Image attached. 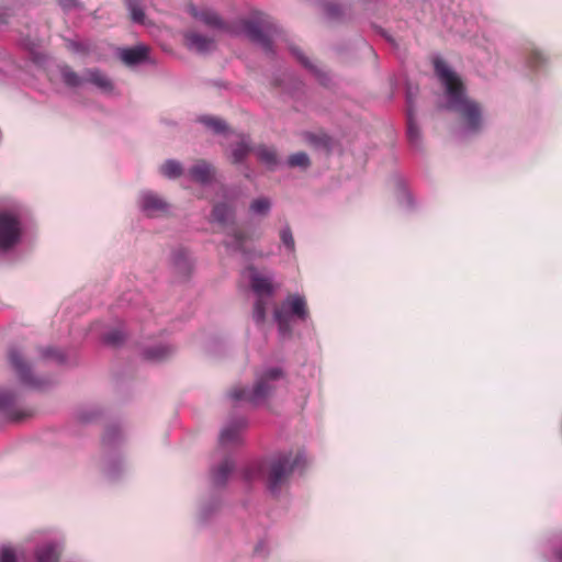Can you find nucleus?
Wrapping results in <instances>:
<instances>
[{"label": "nucleus", "instance_id": "nucleus-2", "mask_svg": "<svg viewBox=\"0 0 562 562\" xmlns=\"http://www.w3.org/2000/svg\"><path fill=\"white\" fill-rule=\"evenodd\" d=\"M284 378V371L280 367H267L255 375V384L249 387H235L227 393V396L235 401H246L252 406H260L266 403L276 391V382Z\"/></svg>", "mask_w": 562, "mask_h": 562}, {"label": "nucleus", "instance_id": "nucleus-4", "mask_svg": "<svg viewBox=\"0 0 562 562\" xmlns=\"http://www.w3.org/2000/svg\"><path fill=\"white\" fill-rule=\"evenodd\" d=\"M273 322L277 325L280 339H291L293 336V323L307 322L310 312L306 299L301 294H289L273 311Z\"/></svg>", "mask_w": 562, "mask_h": 562}, {"label": "nucleus", "instance_id": "nucleus-34", "mask_svg": "<svg viewBox=\"0 0 562 562\" xmlns=\"http://www.w3.org/2000/svg\"><path fill=\"white\" fill-rule=\"evenodd\" d=\"M322 8L328 21L342 22L346 18L345 8L340 3L324 1Z\"/></svg>", "mask_w": 562, "mask_h": 562}, {"label": "nucleus", "instance_id": "nucleus-51", "mask_svg": "<svg viewBox=\"0 0 562 562\" xmlns=\"http://www.w3.org/2000/svg\"><path fill=\"white\" fill-rule=\"evenodd\" d=\"M373 27L376 31V33L380 34L381 36H383L387 42H390V43L394 42L393 37L383 27L378 26V25H374Z\"/></svg>", "mask_w": 562, "mask_h": 562}, {"label": "nucleus", "instance_id": "nucleus-7", "mask_svg": "<svg viewBox=\"0 0 562 562\" xmlns=\"http://www.w3.org/2000/svg\"><path fill=\"white\" fill-rule=\"evenodd\" d=\"M123 441V435L117 424H111L105 428L101 443L104 451L103 474L110 481H116L124 472L123 458L117 451Z\"/></svg>", "mask_w": 562, "mask_h": 562}, {"label": "nucleus", "instance_id": "nucleus-47", "mask_svg": "<svg viewBox=\"0 0 562 562\" xmlns=\"http://www.w3.org/2000/svg\"><path fill=\"white\" fill-rule=\"evenodd\" d=\"M58 5L64 12H70L74 9H83L80 0H57Z\"/></svg>", "mask_w": 562, "mask_h": 562}, {"label": "nucleus", "instance_id": "nucleus-38", "mask_svg": "<svg viewBox=\"0 0 562 562\" xmlns=\"http://www.w3.org/2000/svg\"><path fill=\"white\" fill-rule=\"evenodd\" d=\"M286 166L290 168H300L302 170H307L312 161L310 159V156L304 151H297L294 154H291L286 159Z\"/></svg>", "mask_w": 562, "mask_h": 562}, {"label": "nucleus", "instance_id": "nucleus-29", "mask_svg": "<svg viewBox=\"0 0 562 562\" xmlns=\"http://www.w3.org/2000/svg\"><path fill=\"white\" fill-rule=\"evenodd\" d=\"M250 285L257 297L269 299L274 293V288L271 281L256 272L250 277Z\"/></svg>", "mask_w": 562, "mask_h": 562}, {"label": "nucleus", "instance_id": "nucleus-21", "mask_svg": "<svg viewBox=\"0 0 562 562\" xmlns=\"http://www.w3.org/2000/svg\"><path fill=\"white\" fill-rule=\"evenodd\" d=\"M176 352V348L169 344H156L144 347L140 351L143 360L151 363H160L171 358Z\"/></svg>", "mask_w": 562, "mask_h": 562}, {"label": "nucleus", "instance_id": "nucleus-23", "mask_svg": "<svg viewBox=\"0 0 562 562\" xmlns=\"http://www.w3.org/2000/svg\"><path fill=\"white\" fill-rule=\"evenodd\" d=\"M0 416L10 422H20L25 417V414L16 409L12 391H0Z\"/></svg>", "mask_w": 562, "mask_h": 562}, {"label": "nucleus", "instance_id": "nucleus-41", "mask_svg": "<svg viewBox=\"0 0 562 562\" xmlns=\"http://www.w3.org/2000/svg\"><path fill=\"white\" fill-rule=\"evenodd\" d=\"M272 207L271 200L266 196H261L251 201L249 211L259 216H267Z\"/></svg>", "mask_w": 562, "mask_h": 562}, {"label": "nucleus", "instance_id": "nucleus-6", "mask_svg": "<svg viewBox=\"0 0 562 562\" xmlns=\"http://www.w3.org/2000/svg\"><path fill=\"white\" fill-rule=\"evenodd\" d=\"M304 462L305 456L303 452H297L294 457L291 451L276 456L270 463L267 476L268 493L273 498H279L284 481Z\"/></svg>", "mask_w": 562, "mask_h": 562}, {"label": "nucleus", "instance_id": "nucleus-25", "mask_svg": "<svg viewBox=\"0 0 562 562\" xmlns=\"http://www.w3.org/2000/svg\"><path fill=\"white\" fill-rule=\"evenodd\" d=\"M188 11L192 18L201 21L207 26L217 30H225L226 27L224 20L213 10H200L194 4H191Z\"/></svg>", "mask_w": 562, "mask_h": 562}, {"label": "nucleus", "instance_id": "nucleus-24", "mask_svg": "<svg viewBox=\"0 0 562 562\" xmlns=\"http://www.w3.org/2000/svg\"><path fill=\"white\" fill-rule=\"evenodd\" d=\"M195 122L203 125L213 135L225 136L231 132L228 123L220 116L201 114L196 116Z\"/></svg>", "mask_w": 562, "mask_h": 562}, {"label": "nucleus", "instance_id": "nucleus-54", "mask_svg": "<svg viewBox=\"0 0 562 562\" xmlns=\"http://www.w3.org/2000/svg\"><path fill=\"white\" fill-rule=\"evenodd\" d=\"M5 22V18L2 13H0V24Z\"/></svg>", "mask_w": 562, "mask_h": 562}, {"label": "nucleus", "instance_id": "nucleus-13", "mask_svg": "<svg viewBox=\"0 0 562 562\" xmlns=\"http://www.w3.org/2000/svg\"><path fill=\"white\" fill-rule=\"evenodd\" d=\"M236 468L235 460L231 456H226L220 464L212 465L210 468V481L212 488L222 490L224 488L231 475Z\"/></svg>", "mask_w": 562, "mask_h": 562}, {"label": "nucleus", "instance_id": "nucleus-5", "mask_svg": "<svg viewBox=\"0 0 562 562\" xmlns=\"http://www.w3.org/2000/svg\"><path fill=\"white\" fill-rule=\"evenodd\" d=\"M57 69L63 83L69 89H77L85 83H90L104 94H112L114 92V82L100 68H86L82 76L65 63L58 64Z\"/></svg>", "mask_w": 562, "mask_h": 562}, {"label": "nucleus", "instance_id": "nucleus-1", "mask_svg": "<svg viewBox=\"0 0 562 562\" xmlns=\"http://www.w3.org/2000/svg\"><path fill=\"white\" fill-rule=\"evenodd\" d=\"M434 70L445 91V103L440 109L459 114L463 121V127L457 137L463 139L477 135L483 130L482 110L477 102L468 98L467 87L460 76L439 56L432 60Z\"/></svg>", "mask_w": 562, "mask_h": 562}, {"label": "nucleus", "instance_id": "nucleus-50", "mask_svg": "<svg viewBox=\"0 0 562 562\" xmlns=\"http://www.w3.org/2000/svg\"><path fill=\"white\" fill-rule=\"evenodd\" d=\"M373 27L376 31V33L380 34L381 36H383L387 42H390V43L394 42L393 37L383 27L378 26V25H374Z\"/></svg>", "mask_w": 562, "mask_h": 562}, {"label": "nucleus", "instance_id": "nucleus-15", "mask_svg": "<svg viewBox=\"0 0 562 562\" xmlns=\"http://www.w3.org/2000/svg\"><path fill=\"white\" fill-rule=\"evenodd\" d=\"M247 425L248 422L243 416L231 417L220 432V445L227 446L231 443H237L240 439L241 431L247 427Z\"/></svg>", "mask_w": 562, "mask_h": 562}, {"label": "nucleus", "instance_id": "nucleus-40", "mask_svg": "<svg viewBox=\"0 0 562 562\" xmlns=\"http://www.w3.org/2000/svg\"><path fill=\"white\" fill-rule=\"evenodd\" d=\"M102 415V411L98 407L81 408L76 413L78 423L87 425L97 422Z\"/></svg>", "mask_w": 562, "mask_h": 562}, {"label": "nucleus", "instance_id": "nucleus-28", "mask_svg": "<svg viewBox=\"0 0 562 562\" xmlns=\"http://www.w3.org/2000/svg\"><path fill=\"white\" fill-rule=\"evenodd\" d=\"M254 153L269 171H276L281 165V160L273 148H269L266 145H258L255 147Z\"/></svg>", "mask_w": 562, "mask_h": 562}, {"label": "nucleus", "instance_id": "nucleus-16", "mask_svg": "<svg viewBox=\"0 0 562 562\" xmlns=\"http://www.w3.org/2000/svg\"><path fill=\"white\" fill-rule=\"evenodd\" d=\"M223 506V497L218 492H212L207 499L203 501L199 508L198 521L201 526H207L217 516Z\"/></svg>", "mask_w": 562, "mask_h": 562}, {"label": "nucleus", "instance_id": "nucleus-10", "mask_svg": "<svg viewBox=\"0 0 562 562\" xmlns=\"http://www.w3.org/2000/svg\"><path fill=\"white\" fill-rule=\"evenodd\" d=\"M9 363L15 371L19 381L33 390L43 389L48 381L42 378H37L33 374L32 367L26 362L16 347H11L8 351Z\"/></svg>", "mask_w": 562, "mask_h": 562}, {"label": "nucleus", "instance_id": "nucleus-53", "mask_svg": "<svg viewBox=\"0 0 562 562\" xmlns=\"http://www.w3.org/2000/svg\"><path fill=\"white\" fill-rule=\"evenodd\" d=\"M273 85L276 87H280L281 86V82H280L279 78H273Z\"/></svg>", "mask_w": 562, "mask_h": 562}, {"label": "nucleus", "instance_id": "nucleus-30", "mask_svg": "<svg viewBox=\"0 0 562 562\" xmlns=\"http://www.w3.org/2000/svg\"><path fill=\"white\" fill-rule=\"evenodd\" d=\"M407 131L406 136L411 146L416 150L423 149V135L417 124L415 113L406 114Z\"/></svg>", "mask_w": 562, "mask_h": 562}, {"label": "nucleus", "instance_id": "nucleus-17", "mask_svg": "<svg viewBox=\"0 0 562 562\" xmlns=\"http://www.w3.org/2000/svg\"><path fill=\"white\" fill-rule=\"evenodd\" d=\"M183 37L187 48L198 55H209L216 48L214 38L200 33L187 32Z\"/></svg>", "mask_w": 562, "mask_h": 562}, {"label": "nucleus", "instance_id": "nucleus-27", "mask_svg": "<svg viewBox=\"0 0 562 562\" xmlns=\"http://www.w3.org/2000/svg\"><path fill=\"white\" fill-rule=\"evenodd\" d=\"M393 180L396 189L395 195L397 203L407 210H413L415 207V200L407 189L405 180L400 175H394Z\"/></svg>", "mask_w": 562, "mask_h": 562}, {"label": "nucleus", "instance_id": "nucleus-36", "mask_svg": "<svg viewBox=\"0 0 562 562\" xmlns=\"http://www.w3.org/2000/svg\"><path fill=\"white\" fill-rule=\"evenodd\" d=\"M419 93V87L413 85L409 80L405 81V101H406V114L416 113V99Z\"/></svg>", "mask_w": 562, "mask_h": 562}, {"label": "nucleus", "instance_id": "nucleus-33", "mask_svg": "<svg viewBox=\"0 0 562 562\" xmlns=\"http://www.w3.org/2000/svg\"><path fill=\"white\" fill-rule=\"evenodd\" d=\"M66 47L77 55L89 56L94 52L95 45L91 41H78L64 37Z\"/></svg>", "mask_w": 562, "mask_h": 562}, {"label": "nucleus", "instance_id": "nucleus-46", "mask_svg": "<svg viewBox=\"0 0 562 562\" xmlns=\"http://www.w3.org/2000/svg\"><path fill=\"white\" fill-rule=\"evenodd\" d=\"M528 66L532 69L539 68L546 63V57L539 50H532L527 59Z\"/></svg>", "mask_w": 562, "mask_h": 562}, {"label": "nucleus", "instance_id": "nucleus-42", "mask_svg": "<svg viewBox=\"0 0 562 562\" xmlns=\"http://www.w3.org/2000/svg\"><path fill=\"white\" fill-rule=\"evenodd\" d=\"M126 340V334L119 328L106 331L102 335V342L111 347H120Z\"/></svg>", "mask_w": 562, "mask_h": 562}, {"label": "nucleus", "instance_id": "nucleus-44", "mask_svg": "<svg viewBox=\"0 0 562 562\" xmlns=\"http://www.w3.org/2000/svg\"><path fill=\"white\" fill-rule=\"evenodd\" d=\"M280 239L288 251L293 252L295 249V241L292 229L289 224H285L280 231Z\"/></svg>", "mask_w": 562, "mask_h": 562}, {"label": "nucleus", "instance_id": "nucleus-3", "mask_svg": "<svg viewBox=\"0 0 562 562\" xmlns=\"http://www.w3.org/2000/svg\"><path fill=\"white\" fill-rule=\"evenodd\" d=\"M240 26L251 43L260 46L267 56L276 57L277 52L272 36L280 32V27L270 15L261 11H254L249 19L240 21Z\"/></svg>", "mask_w": 562, "mask_h": 562}, {"label": "nucleus", "instance_id": "nucleus-18", "mask_svg": "<svg viewBox=\"0 0 562 562\" xmlns=\"http://www.w3.org/2000/svg\"><path fill=\"white\" fill-rule=\"evenodd\" d=\"M120 59L127 66H139L149 61V48L139 44L133 47H124L119 50Z\"/></svg>", "mask_w": 562, "mask_h": 562}, {"label": "nucleus", "instance_id": "nucleus-22", "mask_svg": "<svg viewBox=\"0 0 562 562\" xmlns=\"http://www.w3.org/2000/svg\"><path fill=\"white\" fill-rule=\"evenodd\" d=\"M239 140L231 146L229 159L233 165H243L248 155L255 151V147L251 145V138L249 134L240 133L238 135Z\"/></svg>", "mask_w": 562, "mask_h": 562}, {"label": "nucleus", "instance_id": "nucleus-26", "mask_svg": "<svg viewBox=\"0 0 562 562\" xmlns=\"http://www.w3.org/2000/svg\"><path fill=\"white\" fill-rule=\"evenodd\" d=\"M304 139L316 150H322L326 155H330L333 153L335 140L333 136L327 133L305 132Z\"/></svg>", "mask_w": 562, "mask_h": 562}, {"label": "nucleus", "instance_id": "nucleus-43", "mask_svg": "<svg viewBox=\"0 0 562 562\" xmlns=\"http://www.w3.org/2000/svg\"><path fill=\"white\" fill-rule=\"evenodd\" d=\"M268 299L256 297L254 303L252 319L257 325L263 324L267 318Z\"/></svg>", "mask_w": 562, "mask_h": 562}, {"label": "nucleus", "instance_id": "nucleus-19", "mask_svg": "<svg viewBox=\"0 0 562 562\" xmlns=\"http://www.w3.org/2000/svg\"><path fill=\"white\" fill-rule=\"evenodd\" d=\"M189 177L202 187H210L215 181V168L206 160H199L189 168Z\"/></svg>", "mask_w": 562, "mask_h": 562}, {"label": "nucleus", "instance_id": "nucleus-20", "mask_svg": "<svg viewBox=\"0 0 562 562\" xmlns=\"http://www.w3.org/2000/svg\"><path fill=\"white\" fill-rule=\"evenodd\" d=\"M236 218V207L233 203L221 201L216 202L211 210L210 222L226 226L234 224Z\"/></svg>", "mask_w": 562, "mask_h": 562}, {"label": "nucleus", "instance_id": "nucleus-11", "mask_svg": "<svg viewBox=\"0 0 562 562\" xmlns=\"http://www.w3.org/2000/svg\"><path fill=\"white\" fill-rule=\"evenodd\" d=\"M138 209L147 217H156L169 212L170 205L151 190H144L138 196Z\"/></svg>", "mask_w": 562, "mask_h": 562}, {"label": "nucleus", "instance_id": "nucleus-35", "mask_svg": "<svg viewBox=\"0 0 562 562\" xmlns=\"http://www.w3.org/2000/svg\"><path fill=\"white\" fill-rule=\"evenodd\" d=\"M159 172L162 177L175 180L183 175V167L179 160L170 158L159 167Z\"/></svg>", "mask_w": 562, "mask_h": 562}, {"label": "nucleus", "instance_id": "nucleus-14", "mask_svg": "<svg viewBox=\"0 0 562 562\" xmlns=\"http://www.w3.org/2000/svg\"><path fill=\"white\" fill-rule=\"evenodd\" d=\"M170 262L173 273L182 280H188L193 271V260L187 248L179 247L171 251Z\"/></svg>", "mask_w": 562, "mask_h": 562}, {"label": "nucleus", "instance_id": "nucleus-49", "mask_svg": "<svg viewBox=\"0 0 562 562\" xmlns=\"http://www.w3.org/2000/svg\"><path fill=\"white\" fill-rule=\"evenodd\" d=\"M552 553L559 562H562V542L560 544H552Z\"/></svg>", "mask_w": 562, "mask_h": 562}, {"label": "nucleus", "instance_id": "nucleus-9", "mask_svg": "<svg viewBox=\"0 0 562 562\" xmlns=\"http://www.w3.org/2000/svg\"><path fill=\"white\" fill-rule=\"evenodd\" d=\"M226 238L222 240L223 247L228 254L240 255L246 261H252L263 256L262 251L254 246H248V233L239 228H232L225 233Z\"/></svg>", "mask_w": 562, "mask_h": 562}, {"label": "nucleus", "instance_id": "nucleus-48", "mask_svg": "<svg viewBox=\"0 0 562 562\" xmlns=\"http://www.w3.org/2000/svg\"><path fill=\"white\" fill-rule=\"evenodd\" d=\"M204 86L212 87L217 90H228L231 88V83L223 79H205Z\"/></svg>", "mask_w": 562, "mask_h": 562}, {"label": "nucleus", "instance_id": "nucleus-39", "mask_svg": "<svg viewBox=\"0 0 562 562\" xmlns=\"http://www.w3.org/2000/svg\"><path fill=\"white\" fill-rule=\"evenodd\" d=\"M38 352L44 360H54L58 364H65L67 362L66 353L56 347H42L38 349Z\"/></svg>", "mask_w": 562, "mask_h": 562}, {"label": "nucleus", "instance_id": "nucleus-31", "mask_svg": "<svg viewBox=\"0 0 562 562\" xmlns=\"http://www.w3.org/2000/svg\"><path fill=\"white\" fill-rule=\"evenodd\" d=\"M36 562H58L57 546L55 542H46L34 551Z\"/></svg>", "mask_w": 562, "mask_h": 562}, {"label": "nucleus", "instance_id": "nucleus-8", "mask_svg": "<svg viewBox=\"0 0 562 562\" xmlns=\"http://www.w3.org/2000/svg\"><path fill=\"white\" fill-rule=\"evenodd\" d=\"M23 224L19 210H0V254L13 250L22 240Z\"/></svg>", "mask_w": 562, "mask_h": 562}, {"label": "nucleus", "instance_id": "nucleus-12", "mask_svg": "<svg viewBox=\"0 0 562 562\" xmlns=\"http://www.w3.org/2000/svg\"><path fill=\"white\" fill-rule=\"evenodd\" d=\"M288 49L291 53V55L297 60V63H300V65L303 68H305L315 77V79L318 81L321 86L325 88H328L330 86L331 78L329 74L314 65L299 46H296L293 43H290L288 45Z\"/></svg>", "mask_w": 562, "mask_h": 562}, {"label": "nucleus", "instance_id": "nucleus-37", "mask_svg": "<svg viewBox=\"0 0 562 562\" xmlns=\"http://www.w3.org/2000/svg\"><path fill=\"white\" fill-rule=\"evenodd\" d=\"M139 1L140 0H124V3L130 12L131 20L136 24L143 25L145 23L146 15Z\"/></svg>", "mask_w": 562, "mask_h": 562}, {"label": "nucleus", "instance_id": "nucleus-45", "mask_svg": "<svg viewBox=\"0 0 562 562\" xmlns=\"http://www.w3.org/2000/svg\"><path fill=\"white\" fill-rule=\"evenodd\" d=\"M0 562H18L15 550L10 546H0Z\"/></svg>", "mask_w": 562, "mask_h": 562}, {"label": "nucleus", "instance_id": "nucleus-55", "mask_svg": "<svg viewBox=\"0 0 562 562\" xmlns=\"http://www.w3.org/2000/svg\"><path fill=\"white\" fill-rule=\"evenodd\" d=\"M370 50H371L372 55L376 57V53L372 47H370Z\"/></svg>", "mask_w": 562, "mask_h": 562}, {"label": "nucleus", "instance_id": "nucleus-32", "mask_svg": "<svg viewBox=\"0 0 562 562\" xmlns=\"http://www.w3.org/2000/svg\"><path fill=\"white\" fill-rule=\"evenodd\" d=\"M265 464L261 462L251 463L241 470V479L251 487L252 483L265 476Z\"/></svg>", "mask_w": 562, "mask_h": 562}, {"label": "nucleus", "instance_id": "nucleus-52", "mask_svg": "<svg viewBox=\"0 0 562 562\" xmlns=\"http://www.w3.org/2000/svg\"><path fill=\"white\" fill-rule=\"evenodd\" d=\"M45 59H46V57L43 54L35 53L33 55V61L36 63V64H40V63L44 61Z\"/></svg>", "mask_w": 562, "mask_h": 562}]
</instances>
